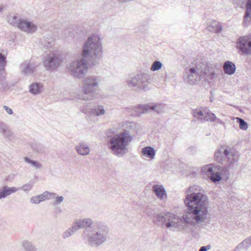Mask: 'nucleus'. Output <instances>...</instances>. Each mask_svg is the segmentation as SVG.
I'll return each instance as SVG.
<instances>
[{"label": "nucleus", "instance_id": "obj_35", "mask_svg": "<svg viewBox=\"0 0 251 251\" xmlns=\"http://www.w3.org/2000/svg\"><path fill=\"white\" fill-rule=\"evenodd\" d=\"M209 178L213 182L216 183L221 180L222 176H220L218 171H214L209 176Z\"/></svg>", "mask_w": 251, "mask_h": 251}, {"label": "nucleus", "instance_id": "obj_27", "mask_svg": "<svg viewBox=\"0 0 251 251\" xmlns=\"http://www.w3.org/2000/svg\"><path fill=\"white\" fill-rule=\"evenodd\" d=\"M207 29L209 31H213L215 33H220L222 31V27L219 23L213 22L207 27Z\"/></svg>", "mask_w": 251, "mask_h": 251}, {"label": "nucleus", "instance_id": "obj_32", "mask_svg": "<svg viewBox=\"0 0 251 251\" xmlns=\"http://www.w3.org/2000/svg\"><path fill=\"white\" fill-rule=\"evenodd\" d=\"M56 194L54 193L45 191L43 194L39 195L41 201H45L47 200H50L52 198H54Z\"/></svg>", "mask_w": 251, "mask_h": 251}, {"label": "nucleus", "instance_id": "obj_10", "mask_svg": "<svg viewBox=\"0 0 251 251\" xmlns=\"http://www.w3.org/2000/svg\"><path fill=\"white\" fill-rule=\"evenodd\" d=\"M93 221L89 218L81 219L74 222L71 226L65 230L62 234L63 239L68 238L72 236L79 229L91 227L93 226Z\"/></svg>", "mask_w": 251, "mask_h": 251}, {"label": "nucleus", "instance_id": "obj_11", "mask_svg": "<svg viewBox=\"0 0 251 251\" xmlns=\"http://www.w3.org/2000/svg\"><path fill=\"white\" fill-rule=\"evenodd\" d=\"M160 104H140L137 106H130L126 108V112L129 113L132 116L138 117L141 114L145 113L149 110L155 111L159 112Z\"/></svg>", "mask_w": 251, "mask_h": 251}, {"label": "nucleus", "instance_id": "obj_4", "mask_svg": "<svg viewBox=\"0 0 251 251\" xmlns=\"http://www.w3.org/2000/svg\"><path fill=\"white\" fill-rule=\"evenodd\" d=\"M215 75L214 71L210 69L206 63L198 61L192 63L185 69L183 78L187 83L193 85L201 80H212L214 78Z\"/></svg>", "mask_w": 251, "mask_h": 251}, {"label": "nucleus", "instance_id": "obj_42", "mask_svg": "<svg viewBox=\"0 0 251 251\" xmlns=\"http://www.w3.org/2000/svg\"><path fill=\"white\" fill-rule=\"evenodd\" d=\"M145 213L150 217H151L154 214V211L150 207H147L145 209Z\"/></svg>", "mask_w": 251, "mask_h": 251}, {"label": "nucleus", "instance_id": "obj_17", "mask_svg": "<svg viewBox=\"0 0 251 251\" xmlns=\"http://www.w3.org/2000/svg\"><path fill=\"white\" fill-rule=\"evenodd\" d=\"M37 65L34 63H30L28 60L25 61L20 66L21 73L25 75H32L37 71Z\"/></svg>", "mask_w": 251, "mask_h": 251}, {"label": "nucleus", "instance_id": "obj_1", "mask_svg": "<svg viewBox=\"0 0 251 251\" xmlns=\"http://www.w3.org/2000/svg\"><path fill=\"white\" fill-rule=\"evenodd\" d=\"M186 193L184 203L187 208L182 217L169 212L156 215L158 221L162 222L167 228L190 232L196 225L203 223L207 219L209 201L202 188L193 185Z\"/></svg>", "mask_w": 251, "mask_h": 251}, {"label": "nucleus", "instance_id": "obj_31", "mask_svg": "<svg viewBox=\"0 0 251 251\" xmlns=\"http://www.w3.org/2000/svg\"><path fill=\"white\" fill-rule=\"evenodd\" d=\"M251 246V241H249L248 239L246 238L236 247L234 251H239L240 250L243 249L245 248H246L247 250H248Z\"/></svg>", "mask_w": 251, "mask_h": 251}, {"label": "nucleus", "instance_id": "obj_30", "mask_svg": "<svg viewBox=\"0 0 251 251\" xmlns=\"http://www.w3.org/2000/svg\"><path fill=\"white\" fill-rule=\"evenodd\" d=\"M21 245L23 248L25 249V251H34L36 250L35 246L31 242L28 240L23 241L22 242Z\"/></svg>", "mask_w": 251, "mask_h": 251}, {"label": "nucleus", "instance_id": "obj_24", "mask_svg": "<svg viewBox=\"0 0 251 251\" xmlns=\"http://www.w3.org/2000/svg\"><path fill=\"white\" fill-rule=\"evenodd\" d=\"M142 153L144 155L148 156L151 159L154 158L155 154L154 149L150 146L143 148L142 149Z\"/></svg>", "mask_w": 251, "mask_h": 251}, {"label": "nucleus", "instance_id": "obj_39", "mask_svg": "<svg viewBox=\"0 0 251 251\" xmlns=\"http://www.w3.org/2000/svg\"><path fill=\"white\" fill-rule=\"evenodd\" d=\"M33 184L30 182H29L28 183L23 185L21 187L17 188V189H19V190H22L24 192H28L31 190Z\"/></svg>", "mask_w": 251, "mask_h": 251}, {"label": "nucleus", "instance_id": "obj_50", "mask_svg": "<svg viewBox=\"0 0 251 251\" xmlns=\"http://www.w3.org/2000/svg\"><path fill=\"white\" fill-rule=\"evenodd\" d=\"M248 239V240L249 241H251V236H250L249 237L247 238Z\"/></svg>", "mask_w": 251, "mask_h": 251}, {"label": "nucleus", "instance_id": "obj_18", "mask_svg": "<svg viewBox=\"0 0 251 251\" xmlns=\"http://www.w3.org/2000/svg\"><path fill=\"white\" fill-rule=\"evenodd\" d=\"M19 189L15 187H9L4 185L0 188V200L4 199L11 194L18 191Z\"/></svg>", "mask_w": 251, "mask_h": 251}, {"label": "nucleus", "instance_id": "obj_7", "mask_svg": "<svg viewBox=\"0 0 251 251\" xmlns=\"http://www.w3.org/2000/svg\"><path fill=\"white\" fill-rule=\"evenodd\" d=\"M214 156L218 162L222 164L225 163L228 168H233L234 164L238 161L239 155L233 149L221 147L216 151Z\"/></svg>", "mask_w": 251, "mask_h": 251}, {"label": "nucleus", "instance_id": "obj_8", "mask_svg": "<svg viewBox=\"0 0 251 251\" xmlns=\"http://www.w3.org/2000/svg\"><path fill=\"white\" fill-rule=\"evenodd\" d=\"M7 20L11 25L27 33H33L37 29L36 25L32 22L20 18L16 15L8 16Z\"/></svg>", "mask_w": 251, "mask_h": 251}, {"label": "nucleus", "instance_id": "obj_47", "mask_svg": "<svg viewBox=\"0 0 251 251\" xmlns=\"http://www.w3.org/2000/svg\"><path fill=\"white\" fill-rule=\"evenodd\" d=\"M53 45V41L51 40L50 42L49 41L48 42V44H47L46 43L44 44V46L47 48H49L50 47H51Z\"/></svg>", "mask_w": 251, "mask_h": 251}, {"label": "nucleus", "instance_id": "obj_14", "mask_svg": "<svg viewBox=\"0 0 251 251\" xmlns=\"http://www.w3.org/2000/svg\"><path fill=\"white\" fill-rule=\"evenodd\" d=\"M80 111L88 116H101L105 113L103 106L97 105L94 107H90L89 104H84L80 107Z\"/></svg>", "mask_w": 251, "mask_h": 251}, {"label": "nucleus", "instance_id": "obj_37", "mask_svg": "<svg viewBox=\"0 0 251 251\" xmlns=\"http://www.w3.org/2000/svg\"><path fill=\"white\" fill-rule=\"evenodd\" d=\"M236 122L239 124L240 128L242 130H247L248 126L247 122H246L243 119L237 117L236 118Z\"/></svg>", "mask_w": 251, "mask_h": 251}, {"label": "nucleus", "instance_id": "obj_48", "mask_svg": "<svg viewBox=\"0 0 251 251\" xmlns=\"http://www.w3.org/2000/svg\"><path fill=\"white\" fill-rule=\"evenodd\" d=\"M117 0L119 1L120 2H126V0Z\"/></svg>", "mask_w": 251, "mask_h": 251}, {"label": "nucleus", "instance_id": "obj_22", "mask_svg": "<svg viewBox=\"0 0 251 251\" xmlns=\"http://www.w3.org/2000/svg\"><path fill=\"white\" fill-rule=\"evenodd\" d=\"M75 149L78 154L83 156L88 155L90 152L88 146L84 142H80L75 147Z\"/></svg>", "mask_w": 251, "mask_h": 251}, {"label": "nucleus", "instance_id": "obj_2", "mask_svg": "<svg viewBox=\"0 0 251 251\" xmlns=\"http://www.w3.org/2000/svg\"><path fill=\"white\" fill-rule=\"evenodd\" d=\"M102 55V46L99 36L93 34L84 43L81 52L82 58L71 62L69 67L71 74L82 78L87 71V63L95 65Z\"/></svg>", "mask_w": 251, "mask_h": 251}, {"label": "nucleus", "instance_id": "obj_20", "mask_svg": "<svg viewBox=\"0 0 251 251\" xmlns=\"http://www.w3.org/2000/svg\"><path fill=\"white\" fill-rule=\"evenodd\" d=\"M246 11L244 18V25L248 26L251 22V0H246Z\"/></svg>", "mask_w": 251, "mask_h": 251}, {"label": "nucleus", "instance_id": "obj_12", "mask_svg": "<svg viewBox=\"0 0 251 251\" xmlns=\"http://www.w3.org/2000/svg\"><path fill=\"white\" fill-rule=\"evenodd\" d=\"M149 78L148 74H138L128 81V85L129 87L135 88L136 89L147 90Z\"/></svg>", "mask_w": 251, "mask_h": 251}, {"label": "nucleus", "instance_id": "obj_49", "mask_svg": "<svg viewBox=\"0 0 251 251\" xmlns=\"http://www.w3.org/2000/svg\"><path fill=\"white\" fill-rule=\"evenodd\" d=\"M3 7H0V12H2V11L3 10Z\"/></svg>", "mask_w": 251, "mask_h": 251}, {"label": "nucleus", "instance_id": "obj_44", "mask_svg": "<svg viewBox=\"0 0 251 251\" xmlns=\"http://www.w3.org/2000/svg\"><path fill=\"white\" fill-rule=\"evenodd\" d=\"M55 201L54 202V204H59L61 203L64 200V197L63 196H55Z\"/></svg>", "mask_w": 251, "mask_h": 251}, {"label": "nucleus", "instance_id": "obj_38", "mask_svg": "<svg viewBox=\"0 0 251 251\" xmlns=\"http://www.w3.org/2000/svg\"><path fill=\"white\" fill-rule=\"evenodd\" d=\"M6 64V56L1 53H0V69L2 72H5L4 67Z\"/></svg>", "mask_w": 251, "mask_h": 251}, {"label": "nucleus", "instance_id": "obj_28", "mask_svg": "<svg viewBox=\"0 0 251 251\" xmlns=\"http://www.w3.org/2000/svg\"><path fill=\"white\" fill-rule=\"evenodd\" d=\"M31 147L33 150L39 153L44 154L46 152L45 147L40 143H32L31 145Z\"/></svg>", "mask_w": 251, "mask_h": 251}, {"label": "nucleus", "instance_id": "obj_46", "mask_svg": "<svg viewBox=\"0 0 251 251\" xmlns=\"http://www.w3.org/2000/svg\"><path fill=\"white\" fill-rule=\"evenodd\" d=\"M3 108L5 109L6 112L9 115H11L13 114V110H12V109L10 108L8 106L4 105L3 106Z\"/></svg>", "mask_w": 251, "mask_h": 251}, {"label": "nucleus", "instance_id": "obj_33", "mask_svg": "<svg viewBox=\"0 0 251 251\" xmlns=\"http://www.w3.org/2000/svg\"><path fill=\"white\" fill-rule=\"evenodd\" d=\"M24 160L25 162L30 164L32 166L37 169H41L42 168V165L39 162L31 160L27 157H25Z\"/></svg>", "mask_w": 251, "mask_h": 251}, {"label": "nucleus", "instance_id": "obj_21", "mask_svg": "<svg viewBox=\"0 0 251 251\" xmlns=\"http://www.w3.org/2000/svg\"><path fill=\"white\" fill-rule=\"evenodd\" d=\"M232 169L228 168L226 164H225V166L216 165L215 168V171H218L221 176H222L226 179H228L229 176V169Z\"/></svg>", "mask_w": 251, "mask_h": 251}, {"label": "nucleus", "instance_id": "obj_5", "mask_svg": "<svg viewBox=\"0 0 251 251\" xmlns=\"http://www.w3.org/2000/svg\"><path fill=\"white\" fill-rule=\"evenodd\" d=\"M107 145L112 153L118 156H122L126 149V130L120 134H114L109 129L106 133Z\"/></svg>", "mask_w": 251, "mask_h": 251}, {"label": "nucleus", "instance_id": "obj_34", "mask_svg": "<svg viewBox=\"0 0 251 251\" xmlns=\"http://www.w3.org/2000/svg\"><path fill=\"white\" fill-rule=\"evenodd\" d=\"M2 135L7 140L13 141L16 139V136L10 130V127Z\"/></svg>", "mask_w": 251, "mask_h": 251}, {"label": "nucleus", "instance_id": "obj_15", "mask_svg": "<svg viewBox=\"0 0 251 251\" xmlns=\"http://www.w3.org/2000/svg\"><path fill=\"white\" fill-rule=\"evenodd\" d=\"M237 47L243 53L251 55V36L240 37L238 41Z\"/></svg>", "mask_w": 251, "mask_h": 251}, {"label": "nucleus", "instance_id": "obj_6", "mask_svg": "<svg viewBox=\"0 0 251 251\" xmlns=\"http://www.w3.org/2000/svg\"><path fill=\"white\" fill-rule=\"evenodd\" d=\"M100 78L98 76L89 75L82 81V92L83 95L79 99L84 100H91L94 99L99 89Z\"/></svg>", "mask_w": 251, "mask_h": 251}, {"label": "nucleus", "instance_id": "obj_29", "mask_svg": "<svg viewBox=\"0 0 251 251\" xmlns=\"http://www.w3.org/2000/svg\"><path fill=\"white\" fill-rule=\"evenodd\" d=\"M42 86L39 83H34L30 85L29 92L33 94H37L41 92Z\"/></svg>", "mask_w": 251, "mask_h": 251}, {"label": "nucleus", "instance_id": "obj_23", "mask_svg": "<svg viewBox=\"0 0 251 251\" xmlns=\"http://www.w3.org/2000/svg\"><path fill=\"white\" fill-rule=\"evenodd\" d=\"M223 69L225 74L232 75L235 72L236 66L232 62L226 61L223 64Z\"/></svg>", "mask_w": 251, "mask_h": 251}, {"label": "nucleus", "instance_id": "obj_40", "mask_svg": "<svg viewBox=\"0 0 251 251\" xmlns=\"http://www.w3.org/2000/svg\"><path fill=\"white\" fill-rule=\"evenodd\" d=\"M9 128L7 124L3 122H0V133L2 135Z\"/></svg>", "mask_w": 251, "mask_h": 251}, {"label": "nucleus", "instance_id": "obj_45", "mask_svg": "<svg viewBox=\"0 0 251 251\" xmlns=\"http://www.w3.org/2000/svg\"><path fill=\"white\" fill-rule=\"evenodd\" d=\"M211 248V246L208 245L206 246H202L200 248L199 251H207L210 250Z\"/></svg>", "mask_w": 251, "mask_h": 251}, {"label": "nucleus", "instance_id": "obj_13", "mask_svg": "<svg viewBox=\"0 0 251 251\" xmlns=\"http://www.w3.org/2000/svg\"><path fill=\"white\" fill-rule=\"evenodd\" d=\"M193 117L201 123L209 122L215 117V114L206 107H201L192 110L191 112Z\"/></svg>", "mask_w": 251, "mask_h": 251}, {"label": "nucleus", "instance_id": "obj_16", "mask_svg": "<svg viewBox=\"0 0 251 251\" xmlns=\"http://www.w3.org/2000/svg\"><path fill=\"white\" fill-rule=\"evenodd\" d=\"M140 128V125L134 122H126V146L135 137Z\"/></svg>", "mask_w": 251, "mask_h": 251}, {"label": "nucleus", "instance_id": "obj_43", "mask_svg": "<svg viewBox=\"0 0 251 251\" xmlns=\"http://www.w3.org/2000/svg\"><path fill=\"white\" fill-rule=\"evenodd\" d=\"M209 122H215V123L225 126V123L222 121L221 119L217 118L215 115V117L212 120H209Z\"/></svg>", "mask_w": 251, "mask_h": 251}, {"label": "nucleus", "instance_id": "obj_26", "mask_svg": "<svg viewBox=\"0 0 251 251\" xmlns=\"http://www.w3.org/2000/svg\"><path fill=\"white\" fill-rule=\"evenodd\" d=\"M215 166H216V165L214 164H209L204 165L201 168V172L210 176L211 174L215 171Z\"/></svg>", "mask_w": 251, "mask_h": 251}, {"label": "nucleus", "instance_id": "obj_9", "mask_svg": "<svg viewBox=\"0 0 251 251\" xmlns=\"http://www.w3.org/2000/svg\"><path fill=\"white\" fill-rule=\"evenodd\" d=\"M62 62L61 54L58 51H53L47 54L43 60V65L50 72L55 71Z\"/></svg>", "mask_w": 251, "mask_h": 251}, {"label": "nucleus", "instance_id": "obj_41", "mask_svg": "<svg viewBox=\"0 0 251 251\" xmlns=\"http://www.w3.org/2000/svg\"><path fill=\"white\" fill-rule=\"evenodd\" d=\"M30 202L34 204H38L41 202L39 195L32 197L30 199Z\"/></svg>", "mask_w": 251, "mask_h": 251}, {"label": "nucleus", "instance_id": "obj_19", "mask_svg": "<svg viewBox=\"0 0 251 251\" xmlns=\"http://www.w3.org/2000/svg\"><path fill=\"white\" fill-rule=\"evenodd\" d=\"M152 190L156 195V197L160 200H164L166 198V192L162 185H154L152 187Z\"/></svg>", "mask_w": 251, "mask_h": 251}, {"label": "nucleus", "instance_id": "obj_25", "mask_svg": "<svg viewBox=\"0 0 251 251\" xmlns=\"http://www.w3.org/2000/svg\"><path fill=\"white\" fill-rule=\"evenodd\" d=\"M5 73L2 72V70L0 69V84L1 85L0 88L3 90L6 91L9 88V86L8 84V82L5 80Z\"/></svg>", "mask_w": 251, "mask_h": 251}, {"label": "nucleus", "instance_id": "obj_36", "mask_svg": "<svg viewBox=\"0 0 251 251\" xmlns=\"http://www.w3.org/2000/svg\"><path fill=\"white\" fill-rule=\"evenodd\" d=\"M163 66L162 63L159 61H155L153 62L150 68L151 71H156L159 70Z\"/></svg>", "mask_w": 251, "mask_h": 251}, {"label": "nucleus", "instance_id": "obj_3", "mask_svg": "<svg viewBox=\"0 0 251 251\" xmlns=\"http://www.w3.org/2000/svg\"><path fill=\"white\" fill-rule=\"evenodd\" d=\"M109 233L108 226L102 222L93 224L91 227L84 229L81 237L83 241L91 247H99L107 242Z\"/></svg>", "mask_w": 251, "mask_h": 251}]
</instances>
